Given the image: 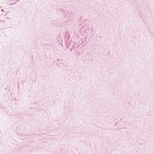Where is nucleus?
<instances>
[{
    "label": "nucleus",
    "mask_w": 154,
    "mask_h": 154,
    "mask_svg": "<svg viewBox=\"0 0 154 154\" xmlns=\"http://www.w3.org/2000/svg\"><path fill=\"white\" fill-rule=\"evenodd\" d=\"M76 52V51H74V52Z\"/></svg>",
    "instance_id": "nucleus-4"
},
{
    "label": "nucleus",
    "mask_w": 154,
    "mask_h": 154,
    "mask_svg": "<svg viewBox=\"0 0 154 154\" xmlns=\"http://www.w3.org/2000/svg\"><path fill=\"white\" fill-rule=\"evenodd\" d=\"M1 11H2V12L4 11V10H3V9H2V10H1Z\"/></svg>",
    "instance_id": "nucleus-3"
},
{
    "label": "nucleus",
    "mask_w": 154,
    "mask_h": 154,
    "mask_svg": "<svg viewBox=\"0 0 154 154\" xmlns=\"http://www.w3.org/2000/svg\"><path fill=\"white\" fill-rule=\"evenodd\" d=\"M79 47V45H77V48H78V47Z\"/></svg>",
    "instance_id": "nucleus-2"
},
{
    "label": "nucleus",
    "mask_w": 154,
    "mask_h": 154,
    "mask_svg": "<svg viewBox=\"0 0 154 154\" xmlns=\"http://www.w3.org/2000/svg\"><path fill=\"white\" fill-rule=\"evenodd\" d=\"M75 48H73L72 49H71L70 50V51H71L73 49H74Z\"/></svg>",
    "instance_id": "nucleus-1"
}]
</instances>
